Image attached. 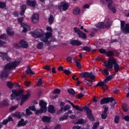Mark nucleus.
<instances>
[{"mask_svg": "<svg viewBox=\"0 0 129 129\" xmlns=\"http://www.w3.org/2000/svg\"><path fill=\"white\" fill-rule=\"evenodd\" d=\"M47 32L44 36L43 31L41 29H37L30 33L33 38H40L41 41L45 43L47 46L50 45V41H48L49 38L52 36V28L50 27L46 28Z\"/></svg>", "mask_w": 129, "mask_h": 129, "instance_id": "obj_1", "label": "nucleus"}, {"mask_svg": "<svg viewBox=\"0 0 129 129\" xmlns=\"http://www.w3.org/2000/svg\"><path fill=\"white\" fill-rule=\"evenodd\" d=\"M20 64V61H15L6 64L4 67V70L1 74H0V78H2L3 80H5L9 75V71L11 69H15L17 66Z\"/></svg>", "mask_w": 129, "mask_h": 129, "instance_id": "obj_2", "label": "nucleus"}, {"mask_svg": "<svg viewBox=\"0 0 129 129\" xmlns=\"http://www.w3.org/2000/svg\"><path fill=\"white\" fill-rule=\"evenodd\" d=\"M102 62L103 63V65L106 68L108 69H112L114 65V69L115 72H118L120 70L119 66L116 63V60L113 58V57H110L108 60V62H106V60L103 59Z\"/></svg>", "mask_w": 129, "mask_h": 129, "instance_id": "obj_3", "label": "nucleus"}, {"mask_svg": "<svg viewBox=\"0 0 129 129\" xmlns=\"http://www.w3.org/2000/svg\"><path fill=\"white\" fill-rule=\"evenodd\" d=\"M67 102L70 103L72 106L73 108H75V109H76L77 110H79V111H82L83 110V109L85 108V109L86 110L87 112V115L88 118L90 120H92V121H93L94 120V117L92 115V112L91 111V110L89 109V108L87 107H84L83 108H81L79 107L78 105H75L73 103L71 102V101L68 100Z\"/></svg>", "mask_w": 129, "mask_h": 129, "instance_id": "obj_4", "label": "nucleus"}, {"mask_svg": "<svg viewBox=\"0 0 129 129\" xmlns=\"http://www.w3.org/2000/svg\"><path fill=\"white\" fill-rule=\"evenodd\" d=\"M114 77V75L107 77L106 79H105L103 82L98 83L96 86H100L103 90H107V85H106V83L108 82V81H109L110 79H112V78Z\"/></svg>", "mask_w": 129, "mask_h": 129, "instance_id": "obj_5", "label": "nucleus"}, {"mask_svg": "<svg viewBox=\"0 0 129 129\" xmlns=\"http://www.w3.org/2000/svg\"><path fill=\"white\" fill-rule=\"evenodd\" d=\"M39 105L40 106V109L36 111V114L39 113H45L47 111V103L44 100H41L39 102Z\"/></svg>", "mask_w": 129, "mask_h": 129, "instance_id": "obj_6", "label": "nucleus"}, {"mask_svg": "<svg viewBox=\"0 0 129 129\" xmlns=\"http://www.w3.org/2000/svg\"><path fill=\"white\" fill-rule=\"evenodd\" d=\"M23 93H24V90L20 89L17 91L16 90H12V94L11 95V100H14V99H17L18 97H21L23 96Z\"/></svg>", "mask_w": 129, "mask_h": 129, "instance_id": "obj_7", "label": "nucleus"}, {"mask_svg": "<svg viewBox=\"0 0 129 129\" xmlns=\"http://www.w3.org/2000/svg\"><path fill=\"white\" fill-rule=\"evenodd\" d=\"M24 21V18L21 17L20 18L18 19V23H20L21 25V27L23 28V30L22 31L23 33H26L27 31H29L30 30V28L29 27L28 24L25 23H22V22Z\"/></svg>", "mask_w": 129, "mask_h": 129, "instance_id": "obj_8", "label": "nucleus"}, {"mask_svg": "<svg viewBox=\"0 0 129 129\" xmlns=\"http://www.w3.org/2000/svg\"><path fill=\"white\" fill-rule=\"evenodd\" d=\"M121 30L124 34L129 33V24H126L124 21H121Z\"/></svg>", "mask_w": 129, "mask_h": 129, "instance_id": "obj_9", "label": "nucleus"}, {"mask_svg": "<svg viewBox=\"0 0 129 129\" xmlns=\"http://www.w3.org/2000/svg\"><path fill=\"white\" fill-rule=\"evenodd\" d=\"M14 48H16V49H19V48H21V47L23 48H28V43L25 40H22L20 41L19 44L17 43H14Z\"/></svg>", "mask_w": 129, "mask_h": 129, "instance_id": "obj_10", "label": "nucleus"}, {"mask_svg": "<svg viewBox=\"0 0 129 129\" xmlns=\"http://www.w3.org/2000/svg\"><path fill=\"white\" fill-rule=\"evenodd\" d=\"M80 75L81 76V77L84 78H90L91 80H94L95 79V76H94V75L91 73H81L80 74Z\"/></svg>", "mask_w": 129, "mask_h": 129, "instance_id": "obj_11", "label": "nucleus"}, {"mask_svg": "<svg viewBox=\"0 0 129 129\" xmlns=\"http://www.w3.org/2000/svg\"><path fill=\"white\" fill-rule=\"evenodd\" d=\"M110 20L109 19H107L106 24L104 25V23L103 22H100L96 25V27L97 28H99V29H104V28H108L109 26H110Z\"/></svg>", "mask_w": 129, "mask_h": 129, "instance_id": "obj_12", "label": "nucleus"}, {"mask_svg": "<svg viewBox=\"0 0 129 129\" xmlns=\"http://www.w3.org/2000/svg\"><path fill=\"white\" fill-rule=\"evenodd\" d=\"M106 3L108 4V7L110 10L113 12V13H116V9H115V5L113 3H112V1L111 0H105Z\"/></svg>", "mask_w": 129, "mask_h": 129, "instance_id": "obj_13", "label": "nucleus"}, {"mask_svg": "<svg viewBox=\"0 0 129 129\" xmlns=\"http://www.w3.org/2000/svg\"><path fill=\"white\" fill-rule=\"evenodd\" d=\"M74 31L75 32V33H77L78 34L79 38H81L82 39H85V38H86V34L81 32L77 27H75L74 28Z\"/></svg>", "mask_w": 129, "mask_h": 129, "instance_id": "obj_14", "label": "nucleus"}, {"mask_svg": "<svg viewBox=\"0 0 129 129\" xmlns=\"http://www.w3.org/2000/svg\"><path fill=\"white\" fill-rule=\"evenodd\" d=\"M69 8V4L66 2H62L58 7V10H62V11H67Z\"/></svg>", "mask_w": 129, "mask_h": 129, "instance_id": "obj_15", "label": "nucleus"}, {"mask_svg": "<svg viewBox=\"0 0 129 129\" xmlns=\"http://www.w3.org/2000/svg\"><path fill=\"white\" fill-rule=\"evenodd\" d=\"M30 96H31L30 92H28L26 95L23 96L20 103V105H23V104H24V102H25V101H27V100H28Z\"/></svg>", "mask_w": 129, "mask_h": 129, "instance_id": "obj_16", "label": "nucleus"}, {"mask_svg": "<svg viewBox=\"0 0 129 129\" xmlns=\"http://www.w3.org/2000/svg\"><path fill=\"white\" fill-rule=\"evenodd\" d=\"M0 57H1L3 60H7V61H10L11 60V58L8 56V54L3 53V52H0Z\"/></svg>", "mask_w": 129, "mask_h": 129, "instance_id": "obj_17", "label": "nucleus"}, {"mask_svg": "<svg viewBox=\"0 0 129 129\" xmlns=\"http://www.w3.org/2000/svg\"><path fill=\"white\" fill-rule=\"evenodd\" d=\"M31 21L33 23H34V24L38 23L39 21V15L37 14H34L32 17Z\"/></svg>", "mask_w": 129, "mask_h": 129, "instance_id": "obj_18", "label": "nucleus"}, {"mask_svg": "<svg viewBox=\"0 0 129 129\" xmlns=\"http://www.w3.org/2000/svg\"><path fill=\"white\" fill-rule=\"evenodd\" d=\"M111 100V98H105L102 99L100 101V104H105V103H109Z\"/></svg>", "mask_w": 129, "mask_h": 129, "instance_id": "obj_19", "label": "nucleus"}, {"mask_svg": "<svg viewBox=\"0 0 129 129\" xmlns=\"http://www.w3.org/2000/svg\"><path fill=\"white\" fill-rule=\"evenodd\" d=\"M61 91H60V89H55L54 91H53V93L52 95V97L53 99H55V98H57L58 97V95L56 94H59Z\"/></svg>", "mask_w": 129, "mask_h": 129, "instance_id": "obj_20", "label": "nucleus"}, {"mask_svg": "<svg viewBox=\"0 0 129 129\" xmlns=\"http://www.w3.org/2000/svg\"><path fill=\"white\" fill-rule=\"evenodd\" d=\"M26 4L27 6H29V7H35L36 6V1L27 0Z\"/></svg>", "mask_w": 129, "mask_h": 129, "instance_id": "obj_21", "label": "nucleus"}, {"mask_svg": "<svg viewBox=\"0 0 129 129\" xmlns=\"http://www.w3.org/2000/svg\"><path fill=\"white\" fill-rule=\"evenodd\" d=\"M71 44L74 45V46H80L82 45V43L79 41V40H73L71 41Z\"/></svg>", "mask_w": 129, "mask_h": 129, "instance_id": "obj_22", "label": "nucleus"}, {"mask_svg": "<svg viewBox=\"0 0 129 129\" xmlns=\"http://www.w3.org/2000/svg\"><path fill=\"white\" fill-rule=\"evenodd\" d=\"M70 106L69 105H66L64 108L61 107L60 109L57 111V114H59L60 112H62L63 111V109L64 111H67V110H68V109H70Z\"/></svg>", "mask_w": 129, "mask_h": 129, "instance_id": "obj_23", "label": "nucleus"}, {"mask_svg": "<svg viewBox=\"0 0 129 129\" xmlns=\"http://www.w3.org/2000/svg\"><path fill=\"white\" fill-rule=\"evenodd\" d=\"M8 105H9V101L7 100L0 102V107H5Z\"/></svg>", "mask_w": 129, "mask_h": 129, "instance_id": "obj_24", "label": "nucleus"}, {"mask_svg": "<svg viewBox=\"0 0 129 129\" xmlns=\"http://www.w3.org/2000/svg\"><path fill=\"white\" fill-rule=\"evenodd\" d=\"M7 86L9 88H13V87H14V86H18V87H20L21 86L19 85V84H18V83H14L13 84L11 82H9L7 83Z\"/></svg>", "mask_w": 129, "mask_h": 129, "instance_id": "obj_25", "label": "nucleus"}, {"mask_svg": "<svg viewBox=\"0 0 129 129\" xmlns=\"http://www.w3.org/2000/svg\"><path fill=\"white\" fill-rule=\"evenodd\" d=\"M28 121H24L23 119H21V120L19 122L18 125L19 126H24L27 124Z\"/></svg>", "mask_w": 129, "mask_h": 129, "instance_id": "obj_26", "label": "nucleus"}, {"mask_svg": "<svg viewBox=\"0 0 129 129\" xmlns=\"http://www.w3.org/2000/svg\"><path fill=\"white\" fill-rule=\"evenodd\" d=\"M42 120L43 122H49L51 120V117L44 116L42 118Z\"/></svg>", "mask_w": 129, "mask_h": 129, "instance_id": "obj_27", "label": "nucleus"}, {"mask_svg": "<svg viewBox=\"0 0 129 129\" xmlns=\"http://www.w3.org/2000/svg\"><path fill=\"white\" fill-rule=\"evenodd\" d=\"M56 110H55V108H54V106L50 105L48 107V112L50 113H54Z\"/></svg>", "mask_w": 129, "mask_h": 129, "instance_id": "obj_28", "label": "nucleus"}, {"mask_svg": "<svg viewBox=\"0 0 129 129\" xmlns=\"http://www.w3.org/2000/svg\"><path fill=\"white\" fill-rule=\"evenodd\" d=\"M122 109L124 112L128 111V106L126 104H123L122 106Z\"/></svg>", "mask_w": 129, "mask_h": 129, "instance_id": "obj_29", "label": "nucleus"}, {"mask_svg": "<svg viewBox=\"0 0 129 129\" xmlns=\"http://www.w3.org/2000/svg\"><path fill=\"white\" fill-rule=\"evenodd\" d=\"M26 74H30V75H34L35 74V72L32 71L31 70V68L28 67L27 68V70L26 71Z\"/></svg>", "mask_w": 129, "mask_h": 129, "instance_id": "obj_30", "label": "nucleus"}, {"mask_svg": "<svg viewBox=\"0 0 129 129\" xmlns=\"http://www.w3.org/2000/svg\"><path fill=\"white\" fill-rule=\"evenodd\" d=\"M9 121H13V118L11 116L8 117V119H6L3 121V124H7Z\"/></svg>", "mask_w": 129, "mask_h": 129, "instance_id": "obj_31", "label": "nucleus"}, {"mask_svg": "<svg viewBox=\"0 0 129 129\" xmlns=\"http://www.w3.org/2000/svg\"><path fill=\"white\" fill-rule=\"evenodd\" d=\"M84 120L83 119H77L76 122H74V123L77 124H82L84 123Z\"/></svg>", "mask_w": 129, "mask_h": 129, "instance_id": "obj_32", "label": "nucleus"}, {"mask_svg": "<svg viewBox=\"0 0 129 129\" xmlns=\"http://www.w3.org/2000/svg\"><path fill=\"white\" fill-rule=\"evenodd\" d=\"M68 118V113H66L64 114V115H63L62 117H60L59 118V120L60 121H62L63 120H65V119H67Z\"/></svg>", "mask_w": 129, "mask_h": 129, "instance_id": "obj_33", "label": "nucleus"}, {"mask_svg": "<svg viewBox=\"0 0 129 129\" xmlns=\"http://www.w3.org/2000/svg\"><path fill=\"white\" fill-rule=\"evenodd\" d=\"M7 32L8 35H9V36H13V35H14V34H15L14 31H12V29H11L10 28H7Z\"/></svg>", "mask_w": 129, "mask_h": 129, "instance_id": "obj_34", "label": "nucleus"}, {"mask_svg": "<svg viewBox=\"0 0 129 129\" xmlns=\"http://www.w3.org/2000/svg\"><path fill=\"white\" fill-rule=\"evenodd\" d=\"M12 116L17 117V118H21V114L19 112H17L16 113H13L12 114Z\"/></svg>", "mask_w": 129, "mask_h": 129, "instance_id": "obj_35", "label": "nucleus"}, {"mask_svg": "<svg viewBox=\"0 0 129 129\" xmlns=\"http://www.w3.org/2000/svg\"><path fill=\"white\" fill-rule=\"evenodd\" d=\"M73 13L74 15H78L80 13V9L79 8H76L74 9Z\"/></svg>", "mask_w": 129, "mask_h": 129, "instance_id": "obj_36", "label": "nucleus"}, {"mask_svg": "<svg viewBox=\"0 0 129 129\" xmlns=\"http://www.w3.org/2000/svg\"><path fill=\"white\" fill-rule=\"evenodd\" d=\"M27 9V6L26 5H23L22 7V11L20 13V15L21 16H23L24 14H25V11H26V9Z\"/></svg>", "mask_w": 129, "mask_h": 129, "instance_id": "obj_37", "label": "nucleus"}, {"mask_svg": "<svg viewBox=\"0 0 129 129\" xmlns=\"http://www.w3.org/2000/svg\"><path fill=\"white\" fill-rule=\"evenodd\" d=\"M84 82L86 83L88 86H91L92 85V81H91L89 80H87L86 79H85Z\"/></svg>", "mask_w": 129, "mask_h": 129, "instance_id": "obj_38", "label": "nucleus"}, {"mask_svg": "<svg viewBox=\"0 0 129 129\" xmlns=\"http://www.w3.org/2000/svg\"><path fill=\"white\" fill-rule=\"evenodd\" d=\"M111 100H110V105L112 106V107H113V106L116 104V101H115V100H114V99H113L112 98H111Z\"/></svg>", "mask_w": 129, "mask_h": 129, "instance_id": "obj_39", "label": "nucleus"}, {"mask_svg": "<svg viewBox=\"0 0 129 129\" xmlns=\"http://www.w3.org/2000/svg\"><path fill=\"white\" fill-rule=\"evenodd\" d=\"M48 22L50 25H52V24H53V22H54V17H53V16L52 15L50 16L48 19Z\"/></svg>", "mask_w": 129, "mask_h": 129, "instance_id": "obj_40", "label": "nucleus"}, {"mask_svg": "<svg viewBox=\"0 0 129 129\" xmlns=\"http://www.w3.org/2000/svg\"><path fill=\"white\" fill-rule=\"evenodd\" d=\"M74 60L76 61L77 67L79 68V69H81V64L80 62H79V61H78L76 58H75Z\"/></svg>", "mask_w": 129, "mask_h": 129, "instance_id": "obj_41", "label": "nucleus"}, {"mask_svg": "<svg viewBox=\"0 0 129 129\" xmlns=\"http://www.w3.org/2000/svg\"><path fill=\"white\" fill-rule=\"evenodd\" d=\"M43 47L44 44H43V42H40L37 45V49H43Z\"/></svg>", "mask_w": 129, "mask_h": 129, "instance_id": "obj_42", "label": "nucleus"}, {"mask_svg": "<svg viewBox=\"0 0 129 129\" xmlns=\"http://www.w3.org/2000/svg\"><path fill=\"white\" fill-rule=\"evenodd\" d=\"M18 106L19 105H16L15 106H13L10 108V111H14V110H16L17 108H18Z\"/></svg>", "mask_w": 129, "mask_h": 129, "instance_id": "obj_43", "label": "nucleus"}, {"mask_svg": "<svg viewBox=\"0 0 129 129\" xmlns=\"http://www.w3.org/2000/svg\"><path fill=\"white\" fill-rule=\"evenodd\" d=\"M101 117L102 118H103V119H105V118L107 117V113L105 112H103L101 115Z\"/></svg>", "mask_w": 129, "mask_h": 129, "instance_id": "obj_44", "label": "nucleus"}, {"mask_svg": "<svg viewBox=\"0 0 129 129\" xmlns=\"http://www.w3.org/2000/svg\"><path fill=\"white\" fill-rule=\"evenodd\" d=\"M7 5H6L5 3L4 2H0V8L1 9H5V8H6V6Z\"/></svg>", "mask_w": 129, "mask_h": 129, "instance_id": "obj_45", "label": "nucleus"}, {"mask_svg": "<svg viewBox=\"0 0 129 129\" xmlns=\"http://www.w3.org/2000/svg\"><path fill=\"white\" fill-rule=\"evenodd\" d=\"M83 50L84 51H87V52H90V51H91V49L87 46L84 47L83 48Z\"/></svg>", "mask_w": 129, "mask_h": 129, "instance_id": "obj_46", "label": "nucleus"}, {"mask_svg": "<svg viewBox=\"0 0 129 129\" xmlns=\"http://www.w3.org/2000/svg\"><path fill=\"white\" fill-rule=\"evenodd\" d=\"M102 73H103L104 75H108V74H109L108 70L106 69L104 71H102Z\"/></svg>", "mask_w": 129, "mask_h": 129, "instance_id": "obj_47", "label": "nucleus"}, {"mask_svg": "<svg viewBox=\"0 0 129 129\" xmlns=\"http://www.w3.org/2000/svg\"><path fill=\"white\" fill-rule=\"evenodd\" d=\"M106 55L108 57H109L110 56H113V52L111 51H109L106 52Z\"/></svg>", "mask_w": 129, "mask_h": 129, "instance_id": "obj_48", "label": "nucleus"}, {"mask_svg": "<svg viewBox=\"0 0 129 129\" xmlns=\"http://www.w3.org/2000/svg\"><path fill=\"white\" fill-rule=\"evenodd\" d=\"M114 121L115 123H118V122H119V116H115L114 118Z\"/></svg>", "mask_w": 129, "mask_h": 129, "instance_id": "obj_49", "label": "nucleus"}, {"mask_svg": "<svg viewBox=\"0 0 129 129\" xmlns=\"http://www.w3.org/2000/svg\"><path fill=\"white\" fill-rule=\"evenodd\" d=\"M98 125H99V122H97L95 123V124L93 126V129L97 128V126H98Z\"/></svg>", "mask_w": 129, "mask_h": 129, "instance_id": "obj_50", "label": "nucleus"}, {"mask_svg": "<svg viewBox=\"0 0 129 129\" xmlns=\"http://www.w3.org/2000/svg\"><path fill=\"white\" fill-rule=\"evenodd\" d=\"M26 114L27 115H31V114H32V112L29 108L26 109Z\"/></svg>", "mask_w": 129, "mask_h": 129, "instance_id": "obj_51", "label": "nucleus"}, {"mask_svg": "<svg viewBox=\"0 0 129 129\" xmlns=\"http://www.w3.org/2000/svg\"><path fill=\"white\" fill-rule=\"evenodd\" d=\"M99 52L101 54H105L106 53V51L103 48H101L99 50Z\"/></svg>", "mask_w": 129, "mask_h": 129, "instance_id": "obj_52", "label": "nucleus"}, {"mask_svg": "<svg viewBox=\"0 0 129 129\" xmlns=\"http://www.w3.org/2000/svg\"><path fill=\"white\" fill-rule=\"evenodd\" d=\"M68 92L71 94H75V91H74V90L73 89H70L68 90Z\"/></svg>", "mask_w": 129, "mask_h": 129, "instance_id": "obj_53", "label": "nucleus"}, {"mask_svg": "<svg viewBox=\"0 0 129 129\" xmlns=\"http://www.w3.org/2000/svg\"><path fill=\"white\" fill-rule=\"evenodd\" d=\"M42 79H40L37 83V86H41L42 85Z\"/></svg>", "mask_w": 129, "mask_h": 129, "instance_id": "obj_54", "label": "nucleus"}, {"mask_svg": "<svg viewBox=\"0 0 129 129\" xmlns=\"http://www.w3.org/2000/svg\"><path fill=\"white\" fill-rule=\"evenodd\" d=\"M30 110H32V111H35L36 110V108H35V106H30L29 108Z\"/></svg>", "mask_w": 129, "mask_h": 129, "instance_id": "obj_55", "label": "nucleus"}, {"mask_svg": "<svg viewBox=\"0 0 129 129\" xmlns=\"http://www.w3.org/2000/svg\"><path fill=\"white\" fill-rule=\"evenodd\" d=\"M63 72L66 74V75H69L71 73L70 71L68 70H64Z\"/></svg>", "mask_w": 129, "mask_h": 129, "instance_id": "obj_56", "label": "nucleus"}, {"mask_svg": "<svg viewBox=\"0 0 129 129\" xmlns=\"http://www.w3.org/2000/svg\"><path fill=\"white\" fill-rule=\"evenodd\" d=\"M43 69H46V70L49 71V70H51V68L50 67V66H46L45 67H43Z\"/></svg>", "mask_w": 129, "mask_h": 129, "instance_id": "obj_57", "label": "nucleus"}, {"mask_svg": "<svg viewBox=\"0 0 129 129\" xmlns=\"http://www.w3.org/2000/svg\"><path fill=\"white\" fill-rule=\"evenodd\" d=\"M71 119H75L76 118V115L72 114L69 116Z\"/></svg>", "mask_w": 129, "mask_h": 129, "instance_id": "obj_58", "label": "nucleus"}, {"mask_svg": "<svg viewBox=\"0 0 129 129\" xmlns=\"http://www.w3.org/2000/svg\"><path fill=\"white\" fill-rule=\"evenodd\" d=\"M123 118L126 121H129V115H126V116H124Z\"/></svg>", "mask_w": 129, "mask_h": 129, "instance_id": "obj_59", "label": "nucleus"}, {"mask_svg": "<svg viewBox=\"0 0 129 129\" xmlns=\"http://www.w3.org/2000/svg\"><path fill=\"white\" fill-rule=\"evenodd\" d=\"M54 129H61V125L57 124L54 127Z\"/></svg>", "mask_w": 129, "mask_h": 129, "instance_id": "obj_60", "label": "nucleus"}, {"mask_svg": "<svg viewBox=\"0 0 129 129\" xmlns=\"http://www.w3.org/2000/svg\"><path fill=\"white\" fill-rule=\"evenodd\" d=\"M24 84L25 85H26V86H29L30 84H31V83L29 81H26L24 82Z\"/></svg>", "mask_w": 129, "mask_h": 129, "instance_id": "obj_61", "label": "nucleus"}, {"mask_svg": "<svg viewBox=\"0 0 129 129\" xmlns=\"http://www.w3.org/2000/svg\"><path fill=\"white\" fill-rule=\"evenodd\" d=\"M6 42L2 40H0V46H5L6 45Z\"/></svg>", "mask_w": 129, "mask_h": 129, "instance_id": "obj_62", "label": "nucleus"}, {"mask_svg": "<svg viewBox=\"0 0 129 129\" xmlns=\"http://www.w3.org/2000/svg\"><path fill=\"white\" fill-rule=\"evenodd\" d=\"M80 128H81V126L79 125H75L73 127V129H80Z\"/></svg>", "mask_w": 129, "mask_h": 129, "instance_id": "obj_63", "label": "nucleus"}, {"mask_svg": "<svg viewBox=\"0 0 129 129\" xmlns=\"http://www.w3.org/2000/svg\"><path fill=\"white\" fill-rule=\"evenodd\" d=\"M0 39H6V34H3L1 35Z\"/></svg>", "mask_w": 129, "mask_h": 129, "instance_id": "obj_64", "label": "nucleus"}]
</instances>
